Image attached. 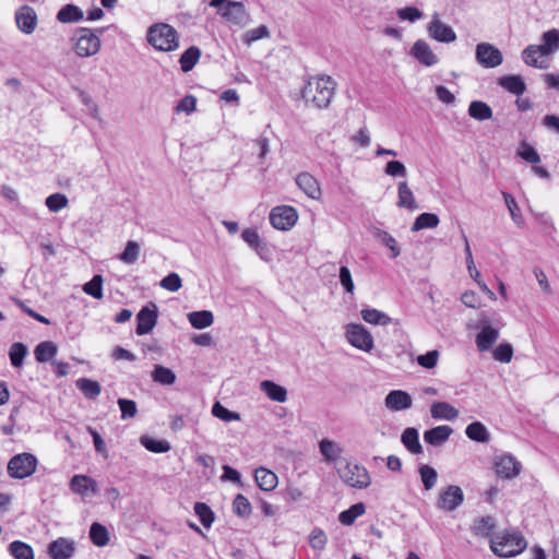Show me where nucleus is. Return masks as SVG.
Returning <instances> with one entry per match:
<instances>
[{
  "instance_id": "a878e982",
  "label": "nucleus",
  "mask_w": 559,
  "mask_h": 559,
  "mask_svg": "<svg viewBox=\"0 0 559 559\" xmlns=\"http://www.w3.org/2000/svg\"><path fill=\"white\" fill-rule=\"evenodd\" d=\"M260 390L273 402L284 403L287 400V390L274 381L263 380Z\"/></svg>"
},
{
  "instance_id": "6e6d98bb",
  "label": "nucleus",
  "mask_w": 559,
  "mask_h": 559,
  "mask_svg": "<svg viewBox=\"0 0 559 559\" xmlns=\"http://www.w3.org/2000/svg\"><path fill=\"white\" fill-rule=\"evenodd\" d=\"M194 512L199 516L204 527L209 528L214 522V513L207 504L203 502H197L194 504Z\"/></svg>"
},
{
  "instance_id": "6ab92c4d",
  "label": "nucleus",
  "mask_w": 559,
  "mask_h": 559,
  "mask_svg": "<svg viewBox=\"0 0 559 559\" xmlns=\"http://www.w3.org/2000/svg\"><path fill=\"white\" fill-rule=\"evenodd\" d=\"M296 185L310 199L319 200L322 195L319 181L309 173H300L295 178Z\"/></svg>"
},
{
  "instance_id": "f257e3e1",
  "label": "nucleus",
  "mask_w": 559,
  "mask_h": 559,
  "mask_svg": "<svg viewBox=\"0 0 559 559\" xmlns=\"http://www.w3.org/2000/svg\"><path fill=\"white\" fill-rule=\"evenodd\" d=\"M336 83L329 75L312 76L302 88L301 95L308 105L326 108L335 93Z\"/></svg>"
},
{
  "instance_id": "a18cd8bd",
  "label": "nucleus",
  "mask_w": 559,
  "mask_h": 559,
  "mask_svg": "<svg viewBox=\"0 0 559 559\" xmlns=\"http://www.w3.org/2000/svg\"><path fill=\"white\" fill-rule=\"evenodd\" d=\"M140 257V246L134 240L126 243L124 250L119 254V260L126 264H134Z\"/></svg>"
},
{
  "instance_id": "20e7f679",
  "label": "nucleus",
  "mask_w": 559,
  "mask_h": 559,
  "mask_svg": "<svg viewBox=\"0 0 559 559\" xmlns=\"http://www.w3.org/2000/svg\"><path fill=\"white\" fill-rule=\"evenodd\" d=\"M74 53L80 58L95 56L102 47V40L90 28H79L70 39Z\"/></svg>"
},
{
  "instance_id": "5701e85b",
  "label": "nucleus",
  "mask_w": 559,
  "mask_h": 559,
  "mask_svg": "<svg viewBox=\"0 0 559 559\" xmlns=\"http://www.w3.org/2000/svg\"><path fill=\"white\" fill-rule=\"evenodd\" d=\"M452 432L450 426H437L424 432V440L433 447H440L449 440Z\"/></svg>"
},
{
  "instance_id": "ddd939ff",
  "label": "nucleus",
  "mask_w": 559,
  "mask_h": 559,
  "mask_svg": "<svg viewBox=\"0 0 559 559\" xmlns=\"http://www.w3.org/2000/svg\"><path fill=\"white\" fill-rule=\"evenodd\" d=\"M409 55L421 66L431 68L440 62L438 55L425 39H417L411 47Z\"/></svg>"
},
{
  "instance_id": "58836bf2",
  "label": "nucleus",
  "mask_w": 559,
  "mask_h": 559,
  "mask_svg": "<svg viewBox=\"0 0 559 559\" xmlns=\"http://www.w3.org/2000/svg\"><path fill=\"white\" fill-rule=\"evenodd\" d=\"M90 538L98 547H104L109 543L108 530L100 523H93L90 528Z\"/></svg>"
},
{
  "instance_id": "8fccbe9b",
  "label": "nucleus",
  "mask_w": 559,
  "mask_h": 559,
  "mask_svg": "<svg viewBox=\"0 0 559 559\" xmlns=\"http://www.w3.org/2000/svg\"><path fill=\"white\" fill-rule=\"evenodd\" d=\"M419 475H420V479L424 485V488L427 491L431 490L436 486L437 479H438V473L433 467H431L429 465H421L419 467Z\"/></svg>"
},
{
  "instance_id": "3c124183",
  "label": "nucleus",
  "mask_w": 559,
  "mask_h": 559,
  "mask_svg": "<svg viewBox=\"0 0 559 559\" xmlns=\"http://www.w3.org/2000/svg\"><path fill=\"white\" fill-rule=\"evenodd\" d=\"M212 414L214 417L226 423L238 421L241 419L239 413L227 409L219 402L214 403L212 407Z\"/></svg>"
},
{
  "instance_id": "c03bdc74",
  "label": "nucleus",
  "mask_w": 559,
  "mask_h": 559,
  "mask_svg": "<svg viewBox=\"0 0 559 559\" xmlns=\"http://www.w3.org/2000/svg\"><path fill=\"white\" fill-rule=\"evenodd\" d=\"M76 386L88 399H95L100 394L102 388L97 381L81 378L76 381Z\"/></svg>"
},
{
  "instance_id": "412c9836",
  "label": "nucleus",
  "mask_w": 559,
  "mask_h": 559,
  "mask_svg": "<svg viewBox=\"0 0 559 559\" xmlns=\"http://www.w3.org/2000/svg\"><path fill=\"white\" fill-rule=\"evenodd\" d=\"M138 325H136V333L139 335H144L150 333L157 322V311L156 307L153 306V309L148 307H144L140 310V312L136 316Z\"/></svg>"
},
{
  "instance_id": "7c9ffc66",
  "label": "nucleus",
  "mask_w": 559,
  "mask_h": 559,
  "mask_svg": "<svg viewBox=\"0 0 559 559\" xmlns=\"http://www.w3.org/2000/svg\"><path fill=\"white\" fill-rule=\"evenodd\" d=\"M401 441L411 453L420 454L423 452L417 429L406 428L401 436Z\"/></svg>"
},
{
  "instance_id": "bb28decb",
  "label": "nucleus",
  "mask_w": 559,
  "mask_h": 559,
  "mask_svg": "<svg viewBox=\"0 0 559 559\" xmlns=\"http://www.w3.org/2000/svg\"><path fill=\"white\" fill-rule=\"evenodd\" d=\"M537 46L548 56L556 53L559 50V29L552 28L543 33Z\"/></svg>"
},
{
  "instance_id": "aec40b11",
  "label": "nucleus",
  "mask_w": 559,
  "mask_h": 559,
  "mask_svg": "<svg viewBox=\"0 0 559 559\" xmlns=\"http://www.w3.org/2000/svg\"><path fill=\"white\" fill-rule=\"evenodd\" d=\"M75 551V542L66 537H59L48 546V554L52 559H69Z\"/></svg>"
},
{
  "instance_id": "72a5a7b5",
  "label": "nucleus",
  "mask_w": 559,
  "mask_h": 559,
  "mask_svg": "<svg viewBox=\"0 0 559 559\" xmlns=\"http://www.w3.org/2000/svg\"><path fill=\"white\" fill-rule=\"evenodd\" d=\"M360 316L364 321L373 325H388L392 322L385 312L378 309H362Z\"/></svg>"
},
{
  "instance_id": "7ed1b4c3",
  "label": "nucleus",
  "mask_w": 559,
  "mask_h": 559,
  "mask_svg": "<svg viewBox=\"0 0 559 559\" xmlns=\"http://www.w3.org/2000/svg\"><path fill=\"white\" fill-rule=\"evenodd\" d=\"M527 546L520 533L502 532L490 540V549L499 557L508 558L521 554Z\"/></svg>"
},
{
  "instance_id": "338daca9",
  "label": "nucleus",
  "mask_w": 559,
  "mask_h": 559,
  "mask_svg": "<svg viewBox=\"0 0 559 559\" xmlns=\"http://www.w3.org/2000/svg\"><path fill=\"white\" fill-rule=\"evenodd\" d=\"M118 405H119V408L121 411V418L122 419L133 418L136 415V413H138L136 404L132 400L119 399L118 400Z\"/></svg>"
},
{
  "instance_id": "dca6fc26",
  "label": "nucleus",
  "mask_w": 559,
  "mask_h": 559,
  "mask_svg": "<svg viewBox=\"0 0 559 559\" xmlns=\"http://www.w3.org/2000/svg\"><path fill=\"white\" fill-rule=\"evenodd\" d=\"M70 489L82 498L98 492L97 483L86 475H74L69 484Z\"/></svg>"
},
{
  "instance_id": "de8ad7c7",
  "label": "nucleus",
  "mask_w": 559,
  "mask_h": 559,
  "mask_svg": "<svg viewBox=\"0 0 559 559\" xmlns=\"http://www.w3.org/2000/svg\"><path fill=\"white\" fill-rule=\"evenodd\" d=\"M365 513V504L359 502L352 506L348 510L341 512L338 520L344 525H350L357 518Z\"/></svg>"
},
{
  "instance_id": "a19ab883",
  "label": "nucleus",
  "mask_w": 559,
  "mask_h": 559,
  "mask_svg": "<svg viewBox=\"0 0 559 559\" xmlns=\"http://www.w3.org/2000/svg\"><path fill=\"white\" fill-rule=\"evenodd\" d=\"M83 17V12L73 4L64 5L57 14V19L61 23L79 22Z\"/></svg>"
},
{
  "instance_id": "864d4df0",
  "label": "nucleus",
  "mask_w": 559,
  "mask_h": 559,
  "mask_svg": "<svg viewBox=\"0 0 559 559\" xmlns=\"http://www.w3.org/2000/svg\"><path fill=\"white\" fill-rule=\"evenodd\" d=\"M83 292L96 299L103 298V277L95 275L90 282L83 285Z\"/></svg>"
},
{
  "instance_id": "6e6552de",
  "label": "nucleus",
  "mask_w": 559,
  "mask_h": 559,
  "mask_svg": "<svg viewBox=\"0 0 559 559\" xmlns=\"http://www.w3.org/2000/svg\"><path fill=\"white\" fill-rule=\"evenodd\" d=\"M337 473L342 480L353 488H367L371 483L368 471L358 464L346 462L337 468Z\"/></svg>"
},
{
  "instance_id": "f8f14e48",
  "label": "nucleus",
  "mask_w": 559,
  "mask_h": 559,
  "mask_svg": "<svg viewBox=\"0 0 559 559\" xmlns=\"http://www.w3.org/2000/svg\"><path fill=\"white\" fill-rule=\"evenodd\" d=\"M475 57L477 62L488 69L499 67L503 61L502 52L489 43H480L476 46Z\"/></svg>"
},
{
  "instance_id": "ea45409f",
  "label": "nucleus",
  "mask_w": 559,
  "mask_h": 559,
  "mask_svg": "<svg viewBox=\"0 0 559 559\" xmlns=\"http://www.w3.org/2000/svg\"><path fill=\"white\" fill-rule=\"evenodd\" d=\"M465 433L471 440L477 442L485 443L489 441V432L487 428L479 421L469 424L466 427Z\"/></svg>"
},
{
  "instance_id": "c9c22d12",
  "label": "nucleus",
  "mask_w": 559,
  "mask_h": 559,
  "mask_svg": "<svg viewBox=\"0 0 559 559\" xmlns=\"http://www.w3.org/2000/svg\"><path fill=\"white\" fill-rule=\"evenodd\" d=\"M468 115L476 120H489L492 117V109L481 100H474L468 106Z\"/></svg>"
},
{
  "instance_id": "f3484780",
  "label": "nucleus",
  "mask_w": 559,
  "mask_h": 559,
  "mask_svg": "<svg viewBox=\"0 0 559 559\" xmlns=\"http://www.w3.org/2000/svg\"><path fill=\"white\" fill-rule=\"evenodd\" d=\"M550 56L546 55L537 45H528L522 51L523 61L533 68L545 70L549 67L548 58Z\"/></svg>"
},
{
  "instance_id": "13d9d810",
  "label": "nucleus",
  "mask_w": 559,
  "mask_h": 559,
  "mask_svg": "<svg viewBox=\"0 0 559 559\" xmlns=\"http://www.w3.org/2000/svg\"><path fill=\"white\" fill-rule=\"evenodd\" d=\"M234 512L241 516L248 518L251 513V504L249 500L241 493H238L233 502Z\"/></svg>"
},
{
  "instance_id": "0e129e2a",
  "label": "nucleus",
  "mask_w": 559,
  "mask_h": 559,
  "mask_svg": "<svg viewBox=\"0 0 559 559\" xmlns=\"http://www.w3.org/2000/svg\"><path fill=\"white\" fill-rule=\"evenodd\" d=\"M439 352L437 349L430 350L424 355L417 356V364L426 369H432L437 366L439 360Z\"/></svg>"
},
{
  "instance_id": "a211bd4d",
  "label": "nucleus",
  "mask_w": 559,
  "mask_h": 559,
  "mask_svg": "<svg viewBox=\"0 0 559 559\" xmlns=\"http://www.w3.org/2000/svg\"><path fill=\"white\" fill-rule=\"evenodd\" d=\"M15 22L21 32L29 35L37 26V14L33 8L24 5L16 11Z\"/></svg>"
},
{
  "instance_id": "c85d7f7f",
  "label": "nucleus",
  "mask_w": 559,
  "mask_h": 559,
  "mask_svg": "<svg viewBox=\"0 0 559 559\" xmlns=\"http://www.w3.org/2000/svg\"><path fill=\"white\" fill-rule=\"evenodd\" d=\"M319 450L325 462L336 461L343 453V448L329 439H322L319 442Z\"/></svg>"
},
{
  "instance_id": "c756f323",
  "label": "nucleus",
  "mask_w": 559,
  "mask_h": 559,
  "mask_svg": "<svg viewBox=\"0 0 559 559\" xmlns=\"http://www.w3.org/2000/svg\"><path fill=\"white\" fill-rule=\"evenodd\" d=\"M498 84L514 95H522L526 90V85L520 75L501 76Z\"/></svg>"
},
{
  "instance_id": "603ef678",
  "label": "nucleus",
  "mask_w": 559,
  "mask_h": 559,
  "mask_svg": "<svg viewBox=\"0 0 559 559\" xmlns=\"http://www.w3.org/2000/svg\"><path fill=\"white\" fill-rule=\"evenodd\" d=\"M495 528V521L492 518H480L475 521L473 525V532L483 537L489 536Z\"/></svg>"
},
{
  "instance_id": "4be33fe9",
  "label": "nucleus",
  "mask_w": 559,
  "mask_h": 559,
  "mask_svg": "<svg viewBox=\"0 0 559 559\" xmlns=\"http://www.w3.org/2000/svg\"><path fill=\"white\" fill-rule=\"evenodd\" d=\"M499 330L491 326L490 324L488 323H485L483 326H481V330L479 331V333L476 335V346L478 348V350L480 352H486V350H489L492 345L497 342V340L499 338Z\"/></svg>"
},
{
  "instance_id": "393cba45",
  "label": "nucleus",
  "mask_w": 559,
  "mask_h": 559,
  "mask_svg": "<svg viewBox=\"0 0 559 559\" xmlns=\"http://www.w3.org/2000/svg\"><path fill=\"white\" fill-rule=\"evenodd\" d=\"M459 414V411L448 402H433L430 406V415L433 419L454 420Z\"/></svg>"
},
{
  "instance_id": "473e14b6",
  "label": "nucleus",
  "mask_w": 559,
  "mask_h": 559,
  "mask_svg": "<svg viewBox=\"0 0 559 559\" xmlns=\"http://www.w3.org/2000/svg\"><path fill=\"white\" fill-rule=\"evenodd\" d=\"M201 58V50L197 46L189 47L179 59L183 72L191 71Z\"/></svg>"
},
{
  "instance_id": "774afa93",
  "label": "nucleus",
  "mask_w": 559,
  "mask_h": 559,
  "mask_svg": "<svg viewBox=\"0 0 559 559\" xmlns=\"http://www.w3.org/2000/svg\"><path fill=\"white\" fill-rule=\"evenodd\" d=\"M384 173L391 177H406L407 170L405 165L400 160H390L386 163Z\"/></svg>"
},
{
  "instance_id": "423d86ee",
  "label": "nucleus",
  "mask_w": 559,
  "mask_h": 559,
  "mask_svg": "<svg viewBox=\"0 0 559 559\" xmlns=\"http://www.w3.org/2000/svg\"><path fill=\"white\" fill-rule=\"evenodd\" d=\"M492 467L497 477L504 480L514 479L522 472V463L511 453L507 452L493 456Z\"/></svg>"
},
{
  "instance_id": "052dcab7",
  "label": "nucleus",
  "mask_w": 559,
  "mask_h": 559,
  "mask_svg": "<svg viewBox=\"0 0 559 559\" xmlns=\"http://www.w3.org/2000/svg\"><path fill=\"white\" fill-rule=\"evenodd\" d=\"M51 212H58L68 206V198L62 193L50 194L45 201Z\"/></svg>"
},
{
  "instance_id": "e433bc0d",
  "label": "nucleus",
  "mask_w": 559,
  "mask_h": 559,
  "mask_svg": "<svg viewBox=\"0 0 559 559\" xmlns=\"http://www.w3.org/2000/svg\"><path fill=\"white\" fill-rule=\"evenodd\" d=\"M374 238L390 250V257L392 259H395L401 254V248L396 239L388 231L377 229L374 233Z\"/></svg>"
},
{
  "instance_id": "39448f33",
  "label": "nucleus",
  "mask_w": 559,
  "mask_h": 559,
  "mask_svg": "<svg viewBox=\"0 0 559 559\" xmlns=\"http://www.w3.org/2000/svg\"><path fill=\"white\" fill-rule=\"evenodd\" d=\"M345 338L350 346L364 353H370L374 348L372 334L360 323L345 325Z\"/></svg>"
},
{
  "instance_id": "0eeeda50",
  "label": "nucleus",
  "mask_w": 559,
  "mask_h": 559,
  "mask_svg": "<svg viewBox=\"0 0 559 559\" xmlns=\"http://www.w3.org/2000/svg\"><path fill=\"white\" fill-rule=\"evenodd\" d=\"M38 461L32 453L14 455L8 463V474L15 479H23L36 472Z\"/></svg>"
},
{
  "instance_id": "79ce46f5",
  "label": "nucleus",
  "mask_w": 559,
  "mask_h": 559,
  "mask_svg": "<svg viewBox=\"0 0 559 559\" xmlns=\"http://www.w3.org/2000/svg\"><path fill=\"white\" fill-rule=\"evenodd\" d=\"M140 442L146 450L153 453H166L171 449L168 441L157 440L148 436H142Z\"/></svg>"
},
{
  "instance_id": "2f4dec72",
  "label": "nucleus",
  "mask_w": 559,
  "mask_h": 559,
  "mask_svg": "<svg viewBox=\"0 0 559 559\" xmlns=\"http://www.w3.org/2000/svg\"><path fill=\"white\" fill-rule=\"evenodd\" d=\"M190 324L198 330L206 329L214 322V316L209 310L193 311L188 313Z\"/></svg>"
},
{
  "instance_id": "37998d69",
  "label": "nucleus",
  "mask_w": 559,
  "mask_h": 559,
  "mask_svg": "<svg viewBox=\"0 0 559 559\" xmlns=\"http://www.w3.org/2000/svg\"><path fill=\"white\" fill-rule=\"evenodd\" d=\"M439 225V217L433 213H423L413 223L412 231H418L424 228H436Z\"/></svg>"
},
{
  "instance_id": "2eb2a0df",
  "label": "nucleus",
  "mask_w": 559,
  "mask_h": 559,
  "mask_svg": "<svg viewBox=\"0 0 559 559\" xmlns=\"http://www.w3.org/2000/svg\"><path fill=\"white\" fill-rule=\"evenodd\" d=\"M384 406L390 412L407 411L413 406V399L406 391L392 390L384 399Z\"/></svg>"
},
{
  "instance_id": "1a4fd4ad",
  "label": "nucleus",
  "mask_w": 559,
  "mask_h": 559,
  "mask_svg": "<svg viewBox=\"0 0 559 559\" xmlns=\"http://www.w3.org/2000/svg\"><path fill=\"white\" fill-rule=\"evenodd\" d=\"M269 219L275 229L290 230L298 221V213L293 206L280 205L272 209Z\"/></svg>"
},
{
  "instance_id": "b1692460",
  "label": "nucleus",
  "mask_w": 559,
  "mask_h": 559,
  "mask_svg": "<svg viewBox=\"0 0 559 559\" xmlns=\"http://www.w3.org/2000/svg\"><path fill=\"white\" fill-rule=\"evenodd\" d=\"M396 205L402 209L409 211H417L419 205L417 204L414 193L406 181H401L397 185V202Z\"/></svg>"
},
{
  "instance_id": "4c0bfd02",
  "label": "nucleus",
  "mask_w": 559,
  "mask_h": 559,
  "mask_svg": "<svg viewBox=\"0 0 559 559\" xmlns=\"http://www.w3.org/2000/svg\"><path fill=\"white\" fill-rule=\"evenodd\" d=\"M57 346L50 341L39 343L34 350L35 358L39 362H46L53 358L57 354Z\"/></svg>"
},
{
  "instance_id": "e2e57ef3",
  "label": "nucleus",
  "mask_w": 559,
  "mask_h": 559,
  "mask_svg": "<svg viewBox=\"0 0 559 559\" xmlns=\"http://www.w3.org/2000/svg\"><path fill=\"white\" fill-rule=\"evenodd\" d=\"M502 195H503L506 205L510 212V215H511L513 222L516 225H521L522 215L520 213V209H519V205H518L515 199L510 193H507V192H503Z\"/></svg>"
},
{
  "instance_id": "09e8293b",
  "label": "nucleus",
  "mask_w": 559,
  "mask_h": 559,
  "mask_svg": "<svg viewBox=\"0 0 559 559\" xmlns=\"http://www.w3.org/2000/svg\"><path fill=\"white\" fill-rule=\"evenodd\" d=\"M270 37V31L267 26L260 25L255 28L249 29L242 34V41L247 46H251L254 41Z\"/></svg>"
},
{
  "instance_id": "cd10ccee",
  "label": "nucleus",
  "mask_w": 559,
  "mask_h": 559,
  "mask_svg": "<svg viewBox=\"0 0 559 559\" xmlns=\"http://www.w3.org/2000/svg\"><path fill=\"white\" fill-rule=\"evenodd\" d=\"M254 478L260 489L264 491L275 489L278 483L276 474L264 467L255 469Z\"/></svg>"
},
{
  "instance_id": "f03ea898",
  "label": "nucleus",
  "mask_w": 559,
  "mask_h": 559,
  "mask_svg": "<svg viewBox=\"0 0 559 559\" xmlns=\"http://www.w3.org/2000/svg\"><path fill=\"white\" fill-rule=\"evenodd\" d=\"M146 39L158 51L171 52L179 48L178 32L166 23H156L150 26Z\"/></svg>"
},
{
  "instance_id": "4468645a",
  "label": "nucleus",
  "mask_w": 559,
  "mask_h": 559,
  "mask_svg": "<svg viewBox=\"0 0 559 559\" xmlns=\"http://www.w3.org/2000/svg\"><path fill=\"white\" fill-rule=\"evenodd\" d=\"M221 15L237 26H245L249 19L243 3L238 1L227 2L221 9Z\"/></svg>"
},
{
  "instance_id": "bf43d9fd",
  "label": "nucleus",
  "mask_w": 559,
  "mask_h": 559,
  "mask_svg": "<svg viewBox=\"0 0 559 559\" xmlns=\"http://www.w3.org/2000/svg\"><path fill=\"white\" fill-rule=\"evenodd\" d=\"M159 286L168 292L175 293L182 287V281L177 273L171 272L159 282Z\"/></svg>"
},
{
  "instance_id": "f704fd0d",
  "label": "nucleus",
  "mask_w": 559,
  "mask_h": 559,
  "mask_svg": "<svg viewBox=\"0 0 559 559\" xmlns=\"http://www.w3.org/2000/svg\"><path fill=\"white\" fill-rule=\"evenodd\" d=\"M151 377L154 382L163 385H173L176 382V373L162 365H155Z\"/></svg>"
},
{
  "instance_id": "69168bd1",
  "label": "nucleus",
  "mask_w": 559,
  "mask_h": 559,
  "mask_svg": "<svg viewBox=\"0 0 559 559\" xmlns=\"http://www.w3.org/2000/svg\"><path fill=\"white\" fill-rule=\"evenodd\" d=\"M399 19L414 23L423 17V12L416 7H405L396 11Z\"/></svg>"
},
{
  "instance_id": "5fc2aeb1",
  "label": "nucleus",
  "mask_w": 559,
  "mask_h": 559,
  "mask_svg": "<svg viewBox=\"0 0 559 559\" xmlns=\"http://www.w3.org/2000/svg\"><path fill=\"white\" fill-rule=\"evenodd\" d=\"M27 354V348L23 343H13L10 347L9 356L12 366L21 367L23 365L24 358Z\"/></svg>"
},
{
  "instance_id": "4d7b16f0",
  "label": "nucleus",
  "mask_w": 559,
  "mask_h": 559,
  "mask_svg": "<svg viewBox=\"0 0 559 559\" xmlns=\"http://www.w3.org/2000/svg\"><path fill=\"white\" fill-rule=\"evenodd\" d=\"M495 360L509 364L513 357V347L509 343L499 344L492 352Z\"/></svg>"
},
{
  "instance_id": "9d476101",
  "label": "nucleus",
  "mask_w": 559,
  "mask_h": 559,
  "mask_svg": "<svg viewBox=\"0 0 559 559\" xmlns=\"http://www.w3.org/2000/svg\"><path fill=\"white\" fill-rule=\"evenodd\" d=\"M426 29L428 36L438 43L451 44L457 38L454 29L440 19L438 12L432 13L431 21L427 24Z\"/></svg>"
},
{
  "instance_id": "680f3d73",
  "label": "nucleus",
  "mask_w": 559,
  "mask_h": 559,
  "mask_svg": "<svg viewBox=\"0 0 559 559\" xmlns=\"http://www.w3.org/2000/svg\"><path fill=\"white\" fill-rule=\"evenodd\" d=\"M518 154H519V156H521V158H523L527 163L536 165L540 162L539 154L536 152V150L533 146H531L527 143L521 144V146L518 151Z\"/></svg>"
},
{
  "instance_id": "9b49d317",
  "label": "nucleus",
  "mask_w": 559,
  "mask_h": 559,
  "mask_svg": "<svg viewBox=\"0 0 559 559\" xmlns=\"http://www.w3.org/2000/svg\"><path fill=\"white\" fill-rule=\"evenodd\" d=\"M464 501V492L461 487L449 485L440 490L437 507L445 512H452Z\"/></svg>"
},
{
  "instance_id": "49530a36",
  "label": "nucleus",
  "mask_w": 559,
  "mask_h": 559,
  "mask_svg": "<svg viewBox=\"0 0 559 559\" xmlns=\"http://www.w3.org/2000/svg\"><path fill=\"white\" fill-rule=\"evenodd\" d=\"M9 550L15 559H34L32 547L23 542H12L9 546Z\"/></svg>"
}]
</instances>
